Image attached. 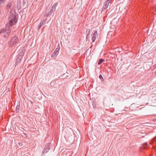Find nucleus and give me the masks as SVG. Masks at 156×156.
<instances>
[{"instance_id": "nucleus-7", "label": "nucleus", "mask_w": 156, "mask_h": 156, "mask_svg": "<svg viewBox=\"0 0 156 156\" xmlns=\"http://www.w3.org/2000/svg\"><path fill=\"white\" fill-rule=\"evenodd\" d=\"M57 4H54L53 5L52 7L51 8V11H52L53 10V9H55V7L56 6Z\"/></svg>"}, {"instance_id": "nucleus-11", "label": "nucleus", "mask_w": 156, "mask_h": 156, "mask_svg": "<svg viewBox=\"0 0 156 156\" xmlns=\"http://www.w3.org/2000/svg\"><path fill=\"white\" fill-rule=\"evenodd\" d=\"M99 78L100 79H103V81L104 80H103V78L102 77V76L101 75H100L99 76Z\"/></svg>"}, {"instance_id": "nucleus-14", "label": "nucleus", "mask_w": 156, "mask_h": 156, "mask_svg": "<svg viewBox=\"0 0 156 156\" xmlns=\"http://www.w3.org/2000/svg\"><path fill=\"white\" fill-rule=\"evenodd\" d=\"M87 30H88L89 32L90 31V29H88Z\"/></svg>"}, {"instance_id": "nucleus-4", "label": "nucleus", "mask_w": 156, "mask_h": 156, "mask_svg": "<svg viewBox=\"0 0 156 156\" xmlns=\"http://www.w3.org/2000/svg\"><path fill=\"white\" fill-rule=\"evenodd\" d=\"M98 38V34L97 31H95L94 32V33L92 36V40L93 42H94L95 40H96V39Z\"/></svg>"}, {"instance_id": "nucleus-12", "label": "nucleus", "mask_w": 156, "mask_h": 156, "mask_svg": "<svg viewBox=\"0 0 156 156\" xmlns=\"http://www.w3.org/2000/svg\"><path fill=\"white\" fill-rule=\"evenodd\" d=\"M41 26H42L41 23V22L40 25H39V26H38L39 29H40L41 27Z\"/></svg>"}, {"instance_id": "nucleus-15", "label": "nucleus", "mask_w": 156, "mask_h": 156, "mask_svg": "<svg viewBox=\"0 0 156 156\" xmlns=\"http://www.w3.org/2000/svg\"><path fill=\"white\" fill-rule=\"evenodd\" d=\"M155 120H156V118L155 119Z\"/></svg>"}, {"instance_id": "nucleus-8", "label": "nucleus", "mask_w": 156, "mask_h": 156, "mask_svg": "<svg viewBox=\"0 0 156 156\" xmlns=\"http://www.w3.org/2000/svg\"><path fill=\"white\" fill-rule=\"evenodd\" d=\"M105 61V60L103 59H100L98 62V64L99 65H100L101 64L102 62H104Z\"/></svg>"}, {"instance_id": "nucleus-9", "label": "nucleus", "mask_w": 156, "mask_h": 156, "mask_svg": "<svg viewBox=\"0 0 156 156\" xmlns=\"http://www.w3.org/2000/svg\"><path fill=\"white\" fill-rule=\"evenodd\" d=\"M19 108H20V106L19 105H18L17 106H16V112H18L19 111Z\"/></svg>"}, {"instance_id": "nucleus-6", "label": "nucleus", "mask_w": 156, "mask_h": 156, "mask_svg": "<svg viewBox=\"0 0 156 156\" xmlns=\"http://www.w3.org/2000/svg\"><path fill=\"white\" fill-rule=\"evenodd\" d=\"M111 0H107L106 2V3H105V8H106L108 6V4H109V3H110V1H111Z\"/></svg>"}, {"instance_id": "nucleus-13", "label": "nucleus", "mask_w": 156, "mask_h": 156, "mask_svg": "<svg viewBox=\"0 0 156 156\" xmlns=\"http://www.w3.org/2000/svg\"><path fill=\"white\" fill-rule=\"evenodd\" d=\"M113 21H114V20H113V21H112L111 22V24H113V23L114 22Z\"/></svg>"}, {"instance_id": "nucleus-5", "label": "nucleus", "mask_w": 156, "mask_h": 156, "mask_svg": "<svg viewBox=\"0 0 156 156\" xmlns=\"http://www.w3.org/2000/svg\"><path fill=\"white\" fill-rule=\"evenodd\" d=\"M58 54V52L57 51H55L52 55V57L53 58H55L57 56V55Z\"/></svg>"}, {"instance_id": "nucleus-1", "label": "nucleus", "mask_w": 156, "mask_h": 156, "mask_svg": "<svg viewBox=\"0 0 156 156\" xmlns=\"http://www.w3.org/2000/svg\"><path fill=\"white\" fill-rule=\"evenodd\" d=\"M18 17L14 12H11L9 17V24L10 27L15 24L17 21Z\"/></svg>"}, {"instance_id": "nucleus-2", "label": "nucleus", "mask_w": 156, "mask_h": 156, "mask_svg": "<svg viewBox=\"0 0 156 156\" xmlns=\"http://www.w3.org/2000/svg\"><path fill=\"white\" fill-rule=\"evenodd\" d=\"M18 42V39L17 37L15 36L12 38L9 42V44L10 46H12L16 45Z\"/></svg>"}, {"instance_id": "nucleus-10", "label": "nucleus", "mask_w": 156, "mask_h": 156, "mask_svg": "<svg viewBox=\"0 0 156 156\" xmlns=\"http://www.w3.org/2000/svg\"><path fill=\"white\" fill-rule=\"evenodd\" d=\"M18 145L20 147H21L23 145L22 144L20 143H18Z\"/></svg>"}, {"instance_id": "nucleus-3", "label": "nucleus", "mask_w": 156, "mask_h": 156, "mask_svg": "<svg viewBox=\"0 0 156 156\" xmlns=\"http://www.w3.org/2000/svg\"><path fill=\"white\" fill-rule=\"evenodd\" d=\"M9 33V31L8 32H6V31L4 29H2L0 30V34L3 33V36H5V37L8 36Z\"/></svg>"}]
</instances>
